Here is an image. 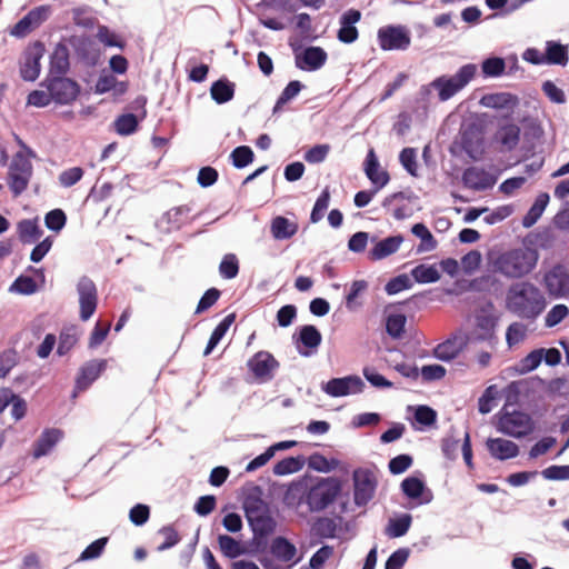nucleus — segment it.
Segmentation results:
<instances>
[{
    "mask_svg": "<svg viewBox=\"0 0 569 569\" xmlns=\"http://www.w3.org/2000/svg\"><path fill=\"white\" fill-rule=\"evenodd\" d=\"M341 492L338 479L329 477L317 480L315 483L292 482L284 493L283 501L288 507L307 505L310 512L326 510Z\"/></svg>",
    "mask_w": 569,
    "mask_h": 569,
    "instance_id": "nucleus-1",
    "label": "nucleus"
},
{
    "mask_svg": "<svg viewBox=\"0 0 569 569\" xmlns=\"http://www.w3.org/2000/svg\"><path fill=\"white\" fill-rule=\"evenodd\" d=\"M506 309L522 320L535 321L545 311V293L531 281H517L506 292Z\"/></svg>",
    "mask_w": 569,
    "mask_h": 569,
    "instance_id": "nucleus-2",
    "label": "nucleus"
},
{
    "mask_svg": "<svg viewBox=\"0 0 569 569\" xmlns=\"http://www.w3.org/2000/svg\"><path fill=\"white\" fill-rule=\"evenodd\" d=\"M539 253L530 247L501 251L491 258L492 270L507 279H521L533 271Z\"/></svg>",
    "mask_w": 569,
    "mask_h": 569,
    "instance_id": "nucleus-3",
    "label": "nucleus"
},
{
    "mask_svg": "<svg viewBox=\"0 0 569 569\" xmlns=\"http://www.w3.org/2000/svg\"><path fill=\"white\" fill-rule=\"evenodd\" d=\"M477 71L478 68L475 63H466L455 74L437 77L429 84L422 86L421 93L429 94L433 89L438 93L439 101H448L475 79Z\"/></svg>",
    "mask_w": 569,
    "mask_h": 569,
    "instance_id": "nucleus-4",
    "label": "nucleus"
},
{
    "mask_svg": "<svg viewBox=\"0 0 569 569\" xmlns=\"http://www.w3.org/2000/svg\"><path fill=\"white\" fill-rule=\"evenodd\" d=\"M533 429V420L526 412L510 411L508 405H505L498 412L497 430L503 435L520 439L530 435Z\"/></svg>",
    "mask_w": 569,
    "mask_h": 569,
    "instance_id": "nucleus-5",
    "label": "nucleus"
},
{
    "mask_svg": "<svg viewBox=\"0 0 569 569\" xmlns=\"http://www.w3.org/2000/svg\"><path fill=\"white\" fill-rule=\"evenodd\" d=\"M33 167L29 158L21 151L17 152L8 171V186L14 197L22 194L32 178Z\"/></svg>",
    "mask_w": 569,
    "mask_h": 569,
    "instance_id": "nucleus-6",
    "label": "nucleus"
},
{
    "mask_svg": "<svg viewBox=\"0 0 569 569\" xmlns=\"http://www.w3.org/2000/svg\"><path fill=\"white\" fill-rule=\"evenodd\" d=\"M41 87L46 88L50 92L52 101L60 106L71 104L81 92L79 83L66 76L46 77Z\"/></svg>",
    "mask_w": 569,
    "mask_h": 569,
    "instance_id": "nucleus-7",
    "label": "nucleus"
},
{
    "mask_svg": "<svg viewBox=\"0 0 569 569\" xmlns=\"http://www.w3.org/2000/svg\"><path fill=\"white\" fill-rule=\"evenodd\" d=\"M499 322V317L496 313L495 305L487 301L479 307L475 315V340L480 342L492 343L496 337V329Z\"/></svg>",
    "mask_w": 569,
    "mask_h": 569,
    "instance_id": "nucleus-8",
    "label": "nucleus"
},
{
    "mask_svg": "<svg viewBox=\"0 0 569 569\" xmlns=\"http://www.w3.org/2000/svg\"><path fill=\"white\" fill-rule=\"evenodd\" d=\"M377 40L383 51H405L411 44V33L403 24H389L378 30Z\"/></svg>",
    "mask_w": 569,
    "mask_h": 569,
    "instance_id": "nucleus-9",
    "label": "nucleus"
},
{
    "mask_svg": "<svg viewBox=\"0 0 569 569\" xmlns=\"http://www.w3.org/2000/svg\"><path fill=\"white\" fill-rule=\"evenodd\" d=\"M352 481L355 505L367 506L373 499L378 487L376 472L368 468H358L352 473Z\"/></svg>",
    "mask_w": 569,
    "mask_h": 569,
    "instance_id": "nucleus-10",
    "label": "nucleus"
},
{
    "mask_svg": "<svg viewBox=\"0 0 569 569\" xmlns=\"http://www.w3.org/2000/svg\"><path fill=\"white\" fill-rule=\"evenodd\" d=\"M44 52L46 47L41 41H34L24 49L19 61L20 77L24 81L33 82L39 78L41 71L40 61Z\"/></svg>",
    "mask_w": 569,
    "mask_h": 569,
    "instance_id": "nucleus-11",
    "label": "nucleus"
},
{
    "mask_svg": "<svg viewBox=\"0 0 569 569\" xmlns=\"http://www.w3.org/2000/svg\"><path fill=\"white\" fill-rule=\"evenodd\" d=\"M76 289L80 307L79 317L82 321H88L98 306L97 286L89 277L82 276L79 278Z\"/></svg>",
    "mask_w": 569,
    "mask_h": 569,
    "instance_id": "nucleus-12",
    "label": "nucleus"
},
{
    "mask_svg": "<svg viewBox=\"0 0 569 569\" xmlns=\"http://www.w3.org/2000/svg\"><path fill=\"white\" fill-rule=\"evenodd\" d=\"M247 366L259 383H266L273 379L280 365L269 351H258L248 360Z\"/></svg>",
    "mask_w": 569,
    "mask_h": 569,
    "instance_id": "nucleus-13",
    "label": "nucleus"
},
{
    "mask_svg": "<svg viewBox=\"0 0 569 569\" xmlns=\"http://www.w3.org/2000/svg\"><path fill=\"white\" fill-rule=\"evenodd\" d=\"M542 283L552 298L569 296V271L563 264H556L543 274Z\"/></svg>",
    "mask_w": 569,
    "mask_h": 569,
    "instance_id": "nucleus-14",
    "label": "nucleus"
},
{
    "mask_svg": "<svg viewBox=\"0 0 569 569\" xmlns=\"http://www.w3.org/2000/svg\"><path fill=\"white\" fill-rule=\"evenodd\" d=\"M365 387V382L359 376L350 375L342 378H332L323 383L321 389L328 396L338 398L361 393Z\"/></svg>",
    "mask_w": 569,
    "mask_h": 569,
    "instance_id": "nucleus-15",
    "label": "nucleus"
},
{
    "mask_svg": "<svg viewBox=\"0 0 569 569\" xmlns=\"http://www.w3.org/2000/svg\"><path fill=\"white\" fill-rule=\"evenodd\" d=\"M50 6H40L30 10L22 19H20L11 29V36L23 38L33 29L41 26L50 16Z\"/></svg>",
    "mask_w": 569,
    "mask_h": 569,
    "instance_id": "nucleus-16",
    "label": "nucleus"
},
{
    "mask_svg": "<svg viewBox=\"0 0 569 569\" xmlns=\"http://www.w3.org/2000/svg\"><path fill=\"white\" fill-rule=\"evenodd\" d=\"M146 103H147L146 97L139 96L133 101V106H134L133 108L136 110H138V109L141 110L140 116H137L133 113H124V114L119 116L114 120L113 126H114V130L118 134L126 137V136H130L137 131L138 126H139V120H142L147 114V111L144 108Z\"/></svg>",
    "mask_w": 569,
    "mask_h": 569,
    "instance_id": "nucleus-17",
    "label": "nucleus"
},
{
    "mask_svg": "<svg viewBox=\"0 0 569 569\" xmlns=\"http://www.w3.org/2000/svg\"><path fill=\"white\" fill-rule=\"evenodd\" d=\"M328 59V54L321 47H308L295 54L296 67L302 71H317L321 69Z\"/></svg>",
    "mask_w": 569,
    "mask_h": 569,
    "instance_id": "nucleus-18",
    "label": "nucleus"
},
{
    "mask_svg": "<svg viewBox=\"0 0 569 569\" xmlns=\"http://www.w3.org/2000/svg\"><path fill=\"white\" fill-rule=\"evenodd\" d=\"M462 182L469 189L483 191L491 189L496 184L497 178L482 168L470 167L463 171Z\"/></svg>",
    "mask_w": 569,
    "mask_h": 569,
    "instance_id": "nucleus-19",
    "label": "nucleus"
},
{
    "mask_svg": "<svg viewBox=\"0 0 569 569\" xmlns=\"http://www.w3.org/2000/svg\"><path fill=\"white\" fill-rule=\"evenodd\" d=\"M402 493L412 500H419L420 505L430 503L433 499L432 491L426 487L425 481L415 476L407 477L401 482Z\"/></svg>",
    "mask_w": 569,
    "mask_h": 569,
    "instance_id": "nucleus-20",
    "label": "nucleus"
},
{
    "mask_svg": "<svg viewBox=\"0 0 569 569\" xmlns=\"http://www.w3.org/2000/svg\"><path fill=\"white\" fill-rule=\"evenodd\" d=\"M361 19V12L357 9H349L343 12L340 17V28L337 33V38L340 42L350 44L357 41L359 37L356 23Z\"/></svg>",
    "mask_w": 569,
    "mask_h": 569,
    "instance_id": "nucleus-21",
    "label": "nucleus"
},
{
    "mask_svg": "<svg viewBox=\"0 0 569 569\" xmlns=\"http://www.w3.org/2000/svg\"><path fill=\"white\" fill-rule=\"evenodd\" d=\"M106 360H90L86 362L78 372L74 386L76 392L88 389L106 370Z\"/></svg>",
    "mask_w": 569,
    "mask_h": 569,
    "instance_id": "nucleus-22",
    "label": "nucleus"
},
{
    "mask_svg": "<svg viewBox=\"0 0 569 569\" xmlns=\"http://www.w3.org/2000/svg\"><path fill=\"white\" fill-rule=\"evenodd\" d=\"M380 163L377 158V154L372 148H370L367 152L363 170L367 178L373 184L376 191H379L389 182V174L385 170H379Z\"/></svg>",
    "mask_w": 569,
    "mask_h": 569,
    "instance_id": "nucleus-23",
    "label": "nucleus"
},
{
    "mask_svg": "<svg viewBox=\"0 0 569 569\" xmlns=\"http://www.w3.org/2000/svg\"><path fill=\"white\" fill-rule=\"evenodd\" d=\"M70 52L68 47L59 42L50 54L49 71L46 77L66 76L70 69Z\"/></svg>",
    "mask_w": 569,
    "mask_h": 569,
    "instance_id": "nucleus-24",
    "label": "nucleus"
},
{
    "mask_svg": "<svg viewBox=\"0 0 569 569\" xmlns=\"http://www.w3.org/2000/svg\"><path fill=\"white\" fill-rule=\"evenodd\" d=\"M322 341V336L317 327L312 325H305L299 328V335L297 339V343L302 345L308 350H302L297 346L298 352L303 357L311 356L317 348L320 346Z\"/></svg>",
    "mask_w": 569,
    "mask_h": 569,
    "instance_id": "nucleus-25",
    "label": "nucleus"
},
{
    "mask_svg": "<svg viewBox=\"0 0 569 569\" xmlns=\"http://www.w3.org/2000/svg\"><path fill=\"white\" fill-rule=\"evenodd\" d=\"M486 445L490 455L501 461L516 458L519 455L518 445L507 439L489 438Z\"/></svg>",
    "mask_w": 569,
    "mask_h": 569,
    "instance_id": "nucleus-26",
    "label": "nucleus"
},
{
    "mask_svg": "<svg viewBox=\"0 0 569 569\" xmlns=\"http://www.w3.org/2000/svg\"><path fill=\"white\" fill-rule=\"evenodd\" d=\"M403 241V237L400 234L390 236L376 242V244L369 250L368 258L371 261L382 260L392 253L397 252Z\"/></svg>",
    "mask_w": 569,
    "mask_h": 569,
    "instance_id": "nucleus-27",
    "label": "nucleus"
},
{
    "mask_svg": "<svg viewBox=\"0 0 569 569\" xmlns=\"http://www.w3.org/2000/svg\"><path fill=\"white\" fill-rule=\"evenodd\" d=\"M61 438L62 432L59 429H46L34 443L33 456L40 458L48 455Z\"/></svg>",
    "mask_w": 569,
    "mask_h": 569,
    "instance_id": "nucleus-28",
    "label": "nucleus"
},
{
    "mask_svg": "<svg viewBox=\"0 0 569 569\" xmlns=\"http://www.w3.org/2000/svg\"><path fill=\"white\" fill-rule=\"evenodd\" d=\"M465 347V342L461 338H450L439 343L433 349V356L441 361H451L459 356Z\"/></svg>",
    "mask_w": 569,
    "mask_h": 569,
    "instance_id": "nucleus-29",
    "label": "nucleus"
},
{
    "mask_svg": "<svg viewBox=\"0 0 569 569\" xmlns=\"http://www.w3.org/2000/svg\"><path fill=\"white\" fill-rule=\"evenodd\" d=\"M479 103L496 110L510 109L516 106L517 98L509 92L487 93L481 97Z\"/></svg>",
    "mask_w": 569,
    "mask_h": 569,
    "instance_id": "nucleus-30",
    "label": "nucleus"
},
{
    "mask_svg": "<svg viewBox=\"0 0 569 569\" xmlns=\"http://www.w3.org/2000/svg\"><path fill=\"white\" fill-rule=\"evenodd\" d=\"M270 230L276 240H287L297 233L298 224L286 217L278 216L272 219Z\"/></svg>",
    "mask_w": 569,
    "mask_h": 569,
    "instance_id": "nucleus-31",
    "label": "nucleus"
},
{
    "mask_svg": "<svg viewBox=\"0 0 569 569\" xmlns=\"http://www.w3.org/2000/svg\"><path fill=\"white\" fill-rule=\"evenodd\" d=\"M249 526L256 539H264L274 532L277 522L269 512L266 516L253 517Z\"/></svg>",
    "mask_w": 569,
    "mask_h": 569,
    "instance_id": "nucleus-32",
    "label": "nucleus"
},
{
    "mask_svg": "<svg viewBox=\"0 0 569 569\" xmlns=\"http://www.w3.org/2000/svg\"><path fill=\"white\" fill-rule=\"evenodd\" d=\"M271 553L282 562H290L297 555L296 546L284 537H277L270 546Z\"/></svg>",
    "mask_w": 569,
    "mask_h": 569,
    "instance_id": "nucleus-33",
    "label": "nucleus"
},
{
    "mask_svg": "<svg viewBox=\"0 0 569 569\" xmlns=\"http://www.w3.org/2000/svg\"><path fill=\"white\" fill-rule=\"evenodd\" d=\"M546 64H558L565 67L568 63V48L557 41H547L545 51Z\"/></svg>",
    "mask_w": 569,
    "mask_h": 569,
    "instance_id": "nucleus-34",
    "label": "nucleus"
},
{
    "mask_svg": "<svg viewBox=\"0 0 569 569\" xmlns=\"http://www.w3.org/2000/svg\"><path fill=\"white\" fill-rule=\"evenodd\" d=\"M549 194L546 192H541L537 196L535 202L522 218L521 223L525 228L532 227L540 219L549 203Z\"/></svg>",
    "mask_w": 569,
    "mask_h": 569,
    "instance_id": "nucleus-35",
    "label": "nucleus"
},
{
    "mask_svg": "<svg viewBox=\"0 0 569 569\" xmlns=\"http://www.w3.org/2000/svg\"><path fill=\"white\" fill-rule=\"evenodd\" d=\"M234 83L226 78L214 81L210 88L211 98L218 103L223 104L232 100L234 96Z\"/></svg>",
    "mask_w": 569,
    "mask_h": 569,
    "instance_id": "nucleus-36",
    "label": "nucleus"
},
{
    "mask_svg": "<svg viewBox=\"0 0 569 569\" xmlns=\"http://www.w3.org/2000/svg\"><path fill=\"white\" fill-rule=\"evenodd\" d=\"M498 141L507 151H512L520 141V128L515 123L502 126L498 131Z\"/></svg>",
    "mask_w": 569,
    "mask_h": 569,
    "instance_id": "nucleus-37",
    "label": "nucleus"
},
{
    "mask_svg": "<svg viewBox=\"0 0 569 569\" xmlns=\"http://www.w3.org/2000/svg\"><path fill=\"white\" fill-rule=\"evenodd\" d=\"M338 525L335 519L319 517L311 526V532L321 539H333L337 536Z\"/></svg>",
    "mask_w": 569,
    "mask_h": 569,
    "instance_id": "nucleus-38",
    "label": "nucleus"
},
{
    "mask_svg": "<svg viewBox=\"0 0 569 569\" xmlns=\"http://www.w3.org/2000/svg\"><path fill=\"white\" fill-rule=\"evenodd\" d=\"M306 463V460L302 456L298 457H287L282 460L278 461L273 466V473L276 476H287L291 473H296L300 471Z\"/></svg>",
    "mask_w": 569,
    "mask_h": 569,
    "instance_id": "nucleus-39",
    "label": "nucleus"
},
{
    "mask_svg": "<svg viewBox=\"0 0 569 569\" xmlns=\"http://www.w3.org/2000/svg\"><path fill=\"white\" fill-rule=\"evenodd\" d=\"M482 141V132L477 124L470 123L461 129V144L467 152H471Z\"/></svg>",
    "mask_w": 569,
    "mask_h": 569,
    "instance_id": "nucleus-40",
    "label": "nucleus"
},
{
    "mask_svg": "<svg viewBox=\"0 0 569 569\" xmlns=\"http://www.w3.org/2000/svg\"><path fill=\"white\" fill-rule=\"evenodd\" d=\"M412 517L409 513H402L396 519H390L386 528V535L390 538L405 536L410 529Z\"/></svg>",
    "mask_w": 569,
    "mask_h": 569,
    "instance_id": "nucleus-41",
    "label": "nucleus"
},
{
    "mask_svg": "<svg viewBox=\"0 0 569 569\" xmlns=\"http://www.w3.org/2000/svg\"><path fill=\"white\" fill-rule=\"evenodd\" d=\"M411 276L418 283H433L440 279V272L435 264H419L411 270Z\"/></svg>",
    "mask_w": 569,
    "mask_h": 569,
    "instance_id": "nucleus-42",
    "label": "nucleus"
},
{
    "mask_svg": "<svg viewBox=\"0 0 569 569\" xmlns=\"http://www.w3.org/2000/svg\"><path fill=\"white\" fill-rule=\"evenodd\" d=\"M411 232L421 240V243L418 247V252L432 251L437 248V241L426 224L421 222L413 224Z\"/></svg>",
    "mask_w": 569,
    "mask_h": 569,
    "instance_id": "nucleus-43",
    "label": "nucleus"
},
{
    "mask_svg": "<svg viewBox=\"0 0 569 569\" xmlns=\"http://www.w3.org/2000/svg\"><path fill=\"white\" fill-rule=\"evenodd\" d=\"M407 318L402 313H391L386 318V331L392 339H401L405 333Z\"/></svg>",
    "mask_w": 569,
    "mask_h": 569,
    "instance_id": "nucleus-44",
    "label": "nucleus"
},
{
    "mask_svg": "<svg viewBox=\"0 0 569 569\" xmlns=\"http://www.w3.org/2000/svg\"><path fill=\"white\" fill-rule=\"evenodd\" d=\"M302 88L303 84L300 81H290L278 97L276 104L273 107V113L279 112L286 103L295 99Z\"/></svg>",
    "mask_w": 569,
    "mask_h": 569,
    "instance_id": "nucleus-45",
    "label": "nucleus"
},
{
    "mask_svg": "<svg viewBox=\"0 0 569 569\" xmlns=\"http://www.w3.org/2000/svg\"><path fill=\"white\" fill-rule=\"evenodd\" d=\"M339 465V460L327 459L323 455L315 452L308 458V467L319 472H330Z\"/></svg>",
    "mask_w": 569,
    "mask_h": 569,
    "instance_id": "nucleus-46",
    "label": "nucleus"
},
{
    "mask_svg": "<svg viewBox=\"0 0 569 569\" xmlns=\"http://www.w3.org/2000/svg\"><path fill=\"white\" fill-rule=\"evenodd\" d=\"M218 543L221 552L230 559H234L243 553V549L239 541L228 535H220Z\"/></svg>",
    "mask_w": 569,
    "mask_h": 569,
    "instance_id": "nucleus-47",
    "label": "nucleus"
},
{
    "mask_svg": "<svg viewBox=\"0 0 569 569\" xmlns=\"http://www.w3.org/2000/svg\"><path fill=\"white\" fill-rule=\"evenodd\" d=\"M230 159L234 168L242 169L253 161L254 153L250 147L239 146L231 151Z\"/></svg>",
    "mask_w": 569,
    "mask_h": 569,
    "instance_id": "nucleus-48",
    "label": "nucleus"
},
{
    "mask_svg": "<svg viewBox=\"0 0 569 569\" xmlns=\"http://www.w3.org/2000/svg\"><path fill=\"white\" fill-rule=\"evenodd\" d=\"M528 328L525 323L515 321L510 323L506 331V342L512 348L522 342L527 337Z\"/></svg>",
    "mask_w": 569,
    "mask_h": 569,
    "instance_id": "nucleus-49",
    "label": "nucleus"
},
{
    "mask_svg": "<svg viewBox=\"0 0 569 569\" xmlns=\"http://www.w3.org/2000/svg\"><path fill=\"white\" fill-rule=\"evenodd\" d=\"M20 240L24 243H31L41 236V230L36 221L22 220L18 224Z\"/></svg>",
    "mask_w": 569,
    "mask_h": 569,
    "instance_id": "nucleus-50",
    "label": "nucleus"
},
{
    "mask_svg": "<svg viewBox=\"0 0 569 569\" xmlns=\"http://www.w3.org/2000/svg\"><path fill=\"white\" fill-rule=\"evenodd\" d=\"M219 273L223 279H233L239 273V261L234 253L223 256L219 264Z\"/></svg>",
    "mask_w": 569,
    "mask_h": 569,
    "instance_id": "nucleus-51",
    "label": "nucleus"
},
{
    "mask_svg": "<svg viewBox=\"0 0 569 569\" xmlns=\"http://www.w3.org/2000/svg\"><path fill=\"white\" fill-rule=\"evenodd\" d=\"M330 202V191L329 188L326 187L319 197L317 198L315 206L312 208L311 214H310V221L312 223L319 222L323 217L325 212L327 211Z\"/></svg>",
    "mask_w": 569,
    "mask_h": 569,
    "instance_id": "nucleus-52",
    "label": "nucleus"
},
{
    "mask_svg": "<svg viewBox=\"0 0 569 569\" xmlns=\"http://www.w3.org/2000/svg\"><path fill=\"white\" fill-rule=\"evenodd\" d=\"M506 69V62L502 58L491 57L482 61L481 70L485 77L497 78L500 77Z\"/></svg>",
    "mask_w": 569,
    "mask_h": 569,
    "instance_id": "nucleus-53",
    "label": "nucleus"
},
{
    "mask_svg": "<svg viewBox=\"0 0 569 569\" xmlns=\"http://www.w3.org/2000/svg\"><path fill=\"white\" fill-rule=\"evenodd\" d=\"M543 351L545 349L541 348L529 352L525 358L520 360L517 370L520 373H528L537 369L542 361Z\"/></svg>",
    "mask_w": 569,
    "mask_h": 569,
    "instance_id": "nucleus-54",
    "label": "nucleus"
},
{
    "mask_svg": "<svg viewBox=\"0 0 569 569\" xmlns=\"http://www.w3.org/2000/svg\"><path fill=\"white\" fill-rule=\"evenodd\" d=\"M78 342V336L73 329H64L59 335L57 353L66 356Z\"/></svg>",
    "mask_w": 569,
    "mask_h": 569,
    "instance_id": "nucleus-55",
    "label": "nucleus"
},
{
    "mask_svg": "<svg viewBox=\"0 0 569 569\" xmlns=\"http://www.w3.org/2000/svg\"><path fill=\"white\" fill-rule=\"evenodd\" d=\"M7 398L9 399V405H11V416L16 421L21 420L27 413V402L19 395L13 393L11 390L7 389Z\"/></svg>",
    "mask_w": 569,
    "mask_h": 569,
    "instance_id": "nucleus-56",
    "label": "nucleus"
},
{
    "mask_svg": "<svg viewBox=\"0 0 569 569\" xmlns=\"http://www.w3.org/2000/svg\"><path fill=\"white\" fill-rule=\"evenodd\" d=\"M37 289L38 288L36 281L28 276L18 277L9 288L11 292H17L26 296L34 293Z\"/></svg>",
    "mask_w": 569,
    "mask_h": 569,
    "instance_id": "nucleus-57",
    "label": "nucleus"
},
{
    "mask_svg": "<svg viewBox=\"0 0 569 569\" xmlns=\"http://www.w3.org/2000/svg\"><path fill=\"white\" fill-rule=\"evenodd\" d=\"M415 420L423 427H430L437 421V412L429 406H417L415 408Z\"/></svg>",
    "mask_w": 569,
    "mask_h": 569,
    "instance_id": "nucleus-58",
    "label": "nucleus"
},
{
    "mask_svg": "<svg viewBox=\"0 0 569 569\" xmlns=\"http://www.w3.org/2000/svg\"><path fill=\"white\" fill-rule=\"evenodd\" d=\"M399 161L409 174L417 177L418 164H417L416 149H413V148L402 149L399 154Z\"/></svg>",
    "mask_w": 569,
    "mask_h": 569,
    "instance_id": "nucleus-59",
    "label": "nucleus"
},
{
    "mask_svg": "<svg viewBox=\"0 0 569 569\" xmlns=\"http://www.w3.org/2000/svg\"><path fill=\"white\" fill-rule=\"evenodd\" d=\"M108 542L107 537L99 538L91 542L80 555L79 561H88L97 559L101 556L104 550V547Z\"/></svg>",
    "mask_w": 569,
    "mask_h": 569,
    "instance_id": "nucleus-60",
    "label": "nucleus"
},
{
    "mask_svg": "<svg viewBox=\"0 0 569 569\" xmlns=\"http://www.w3.org/2000/svg\"><path fill=\"white\" fill-rule=\"evenodd\" d=\"M67 222V216L61 209H53L44 217V224L49 230L60 231Z\"/></svg>",
    "mask_w": 569,
    "mask_h": 569,
    "instance_id": "nucleus-61",
    "label": "nucleus"
},
{
    "mask_svg": "<svg viewBox=\"0 0 569 569\" xmlns=\"http://www.w3.org/2000/svg\"><path fill=\"white\" fill-rule=\"evenodd\" d=\"M568 307L566 305H556L553 306L545 318V326L547 328H552L560 323L568 316Z\"/></svg>",
    "mask_w": 569,
    "mask_h": 569,
    "instance_id": "nucleus-62",
    "label": "nucleus"
},
{
    "mask_svg": "<svg viewBox=\"0 0 569 569\" xmlns=\"http://www.w3.org/2000/svg\"><path fill=\"white\" fill-rule=\"evenodd\" d=\"M409 557V549L399 548L393 551L385 563V569H401Z\"/></svg>",
    "mask_w": 569,
    "mask_h": 569,
    "instance_id": "nucleus-63",
    "label": "nucleus"
},
{
    "mask_svg": "<svg viewBox=\"0 0 569 569\" xmlns=\"http://www.w3.org/2000/svg\"><path fill=\"white\" fill-rule=\"evenodd\" d=\"M546 480H569V465H552L541 471Z\"/></svg>",
    "mask_w": 569,
    "mask_h": 569,
    "instance_id": "nucleus-64",
    "label": "nucleus"
}]
</instances>
